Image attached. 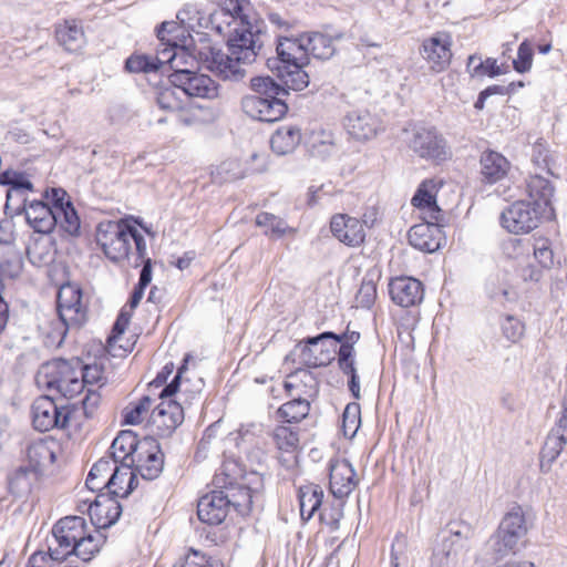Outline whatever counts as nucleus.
I'll return each mask as SVG.
<instances>
[{"instance_id":"1","label":"nucleus","mask_w":567,"mask_h":567,"mask_svg":"<svg viewBox=\"0 0 567 567\" xmlns=\"http://www.w3.org/2000/svg\"><path fill=\"white\" fill-rule=\"evenodd\" d=\"M136 218L103 220L95 229V243L112 262L137 268L146 255V239Z\"/></svg>"},{"instance_id":"2","label":"nucleus","mask_w":567,"mask_h":567,"mask_svg":"<svg viewBox=\"0 0 567 567\" xmlns=\"http://www.w3.org/2000/svg\"><path fill=\"white\" fill-rule=\"evenodd\" d=\"M56 547H50L47 555L54 559H66L74 555L90 561L105 544V536L87 524L84 517L70 515L60 518L52 527Z\"/></svg>"},{"instance_id":"3","label":"nucleus","mask_w":567,"mask_h":567,"mask_svg":"<svg viewBox=\"0 0 567 567\" xmlns=\"http://www.w3.org/2000/svg\"><path fill=\"white\" fill-rule=\"evenodd\" d=\"M43 197L47 202L27 203L24 199V214L30 227L39 234H49L59 225L64 233L79 235L81 220L69 194L62 188H50Z\"/></svg>"},{"instance_id":"4","label":"nucleus","mask_w":567,"mask_h":567,"mask_svg":"<svg viewBox=\"0 0 567 567\" xmlns=\"http://www.w3.org/2000/svg\"><path fill=\"white\" fill-rule=\"evenodd\" d=\"M190 360L192 355L186 353L174 379L161 391V402L153 408L147 419L146 430L152 434L162 437L168 436L183 423L184 410L172 396L178 392H187V389H183V375L187 371Z\"/></svg>"},{"instance_id":"5","label":"nucleus","mask_w":567,"mask_h":567,"mask_svg":"<svg viewBox=\"0 0 567 567\" xmlns=\"http://www.w3.org/2000/svg\"><path fill=\"white\" fill-rule=\"evenodd\" d=\"M250 85L257 94L243 101V107L249 116L262 122H276L287 114L288 106L281 99L286 90L271 78H254Z\"/></svg>"},{"instance_id":"6","label":"nucleus","mask_w":567,"mask_h":567,"mask_svg":"<svg viewBox=\"0 0 567 567\" xmlns=\"http://www.w3.org/2000/svg\"><path fill=\"white\" fill-rule=\"evenodd\" d=\"M32 424L40 432L61 429L71 434L82 430L78 406L69 404L59 408L54 400L48 395H41L33 402Z\"/></svg>"},{"instance_id":"7","label":"nucleus","mask_w":567,"mask_h":567,"mask_svg":"<svg viewBox=\"0 0 567 567\" xmlns=\"http://www.w3.org/2000/svg\"><path fill=\"white\" fill-rule=\"evenodd\" d=\"M81 360L53 359L42 365L39 379L48 390H55L65 399H74L83 390Z\"/></svg>"},{"instance_id":"8","label":"nucleus","mask_w":567,"mask_h":567,"mask_svg":"<svg viewBox=\"0 0 567 567\" xmlns=\"http://www.w3.org/2000/svg\"><path fill=\"white\" fill-rule=\"evenodd\" d=\"M244 481V470L235 461H225L213 481L227 496L230 509L240 514L250 512L252 507V491Z\"/></svg>"},{"instance_id":"9","label":"nucleus","mask_w":567,"mask_h":567,"mask_svg":"<svg viewBox=\"0 0 567 567\" xmlns=\"http://www.w3.org/2000/svg\"><path fill=\"white\" fill-rule=\"evenodd\" d=\"M528 532L526 518L520 506H515L502 519L496 533L494 551L496 559L516 554L527 545Z\"/></svg>"},{"instance_id":"10","label":"nucleus","mask_w":567,"mask_h":567,"mask_svg":"<svg viewBox=\"0 0 567 567\" xmlns=\"http://www.w3.org/2000/svg\"><path fill=\"white\" fill-rule=\"evenodd\" d=\"M445 185V181L441 177L433 176L421 181L410 205L419 219L430 221H444L445 214L439 204V193Z\"/></svg>"},{"instance_id":"11","label":"nucleus","mask_w":567,"mask_h":567,"mask_svg":"<svg viewBox=\"0 0 567 567\" xmlns=\"http://www.w3.org/2000/svg\"><path fill=\"white\" fill-rule=\"evenodd\" d=\"M551 217L539 205L516 200L502 213L501 224L511 234L524 235L536 229L544 218Z\"/></svg>"},{"instance_id":"12","label":"nucleus","mask_w":567,"mask_h":567,"mask_svg":"<svg viewBox=\"0 0 567 567\" xmlns=\"http://www.w3.org/2000/svg\"><path fill=\"white\" fill-rule=\"evenodd\" d=\"M56 309L66 329L81 328L87 320V305L83 301L82 289L75 284L68 282L59 288Z\"/></svg>"},{"instance_id":"13","label":"nucleus","mask_w":567,"mask_h":567,"mask_svg":"<svg viewBox=\"0 0 567 567\" xmlns=\"http://www.w3.org/2000/svg\"><path fill=\"white\" fill-rule=\"evenodd\" d=\"M270 442L276 451V457L285 467H292L298 462L302 450V429L277 422L269 433Z\"/></svg>"},{"instance_id":"14","label":"nucleus","mask_w":567,"mask_h":567,"mask_svg":"<svg viewBox=\"0 0 567 567\" xmlns=\"http://www.w3.org/2000/svg\"><path fill=\"white\" fill-rule=\"evenodd\" d=\"M452 45V35L446 31H437L422 41L420 54L431 72L442 73L450 68L453 59Z\"/></svg>"},{"instance_id":"15","label":"nucleus","mask_w":567,"mask_h":567,"mask_svg":"<svg viewBox=\"0 0 567 567\" xmlns=\"http://www.w3.org/2000/svg\"><path fill=\"white\" fill-rule=\"evenodd\" d=\"M130 465L144 478L154 480L163 470L164 454L152 436L141 439Z\"/></svg>"},{"instance_id":"16","label":"nucleus","mask_w":567,"mask_h":567,"mask_svg":"<svg viewBox=\"0 0 567 567\" xmlns=\"http://www.w3.org/2000/svg\"><path fill=\"white\" fill-rule=\"evenodd\" d=\"M411 148L421 158L442 164L452 158V152L445 138L435 128L417 130L411 141Z\"/></svg>"},{"instance_id":"17","label":"nucleus","mask_w":567,"mask_h":567,"mask_svg":"<svg viewBox=\"0 0 567 567\" xmlns=\"http://www.w3.org/2000/svg\"><path fill=\"white\" fill-rule=\"evenodd\" d=\"M76 509L87 513L94 529H102L112 526L121 516L122 507L115 497L110 494H99L93 502L80 501Z\"/></svg>"},{"instance_id":"18","label":"nucleus","mask_w":567,"mask_h":567,"mask_svg":"<svg viewBox=\"0 0 567 567\" xmlns=\"http://www.w3.org/2000/svg\"><path fill=\"white\" fill-rule=\"evenodd\" d=\"M330 494L338 501H346L357 488L359 477L352 464L342 457H333L328 464Z\"/></svg>"},{"instance_id":"19","label":"nucleus","mask_w":567,"mask_h":567,"mask_svg":"<svg viewBox=\"0 0 567 567\" xmlns=\"http://www.w3.org/2000/svg\"><path fill=\"white\" fill-rule=\"evenodd\" d=\"M168 79L172 84L183 87L187 100L192 97L213 99L218 93L215 81L205 74L189 70H176Z\"/></svg>"},{"instance_id":"20","label":"nucleus","mask_w":567,"mask_h":567,"mask_svg":"<svg viewBox=\"0 0 567 567\" xmlns=\"http://www.w3.org/2000/svg\"><path fill=\"white\" fill-rule=\"evenodd\" d=\"M339 340L334 332H323L317 337L300 341L297 346L299 350L300 363L308 368H318L329 364L333 360L334 349L324 346L322 340Z\"/></svg>"},{"instance_id":"21","label":"nucleus","mask_w":567,"mask_h":567,"mask_svg":"<svg viewBox=\"0 0 567 567\" xmlns=\"http://www.w3.org/2000/svg\"><path fill=\"white\" fill-rule=\"evenodd\" d=\"M330 230L336 239L348 247H359L365 240L364 223L348 214L332 215Z\"/></svg>"},{"instance_id":"22","label":"nucleus","mask_w":567,"mask_h":567,"mask_svg":"<svg viewBox=\"0 0 567 567\" xmlns=\"http://www.w3.org/2000/svg\"><path fill=\"white\" fill-rule=\"evenodd\" d=\"M229 512V501L220 488L203 495L197 503L198 519L207 525H220L225 522Z\"/></svg>"},{"instance_id":"23","label":"nucleus","mask_w":567,"mask_h":567,"mask_svg":"<svg viewBox=\"0 0 567 567\" xmlns=\"http://www.w3.org/2000/svg\"><path fill=\"white\" fill-rule=\"evenodd\" d=\"M389 293L395 305L410 308L423 301L424 286L416 278L400 276L389 282Z\"/></svg>"},{"instance_id":"24","label":"nucleus","mask_w":567,"mask_h":567,"mask_svg":"<svg viewBox=\"0 0 567 567\" xmlns=\"http://www.w3.org/2000/svg\"><path fill=\"white\" fill-rule=\"evenodd\" d=\"M512 169L511 162L499 152L485 150L480 156V178L485 186L504 182Z\"/></svg>"},{"instance_id":"25","label":"nucleus","mask_w":567,"mask_h":567,"mask_svg":"<svg viewBox=\"0 0 567 567\" xmlns=\"http://www.w3.org/2000/svg\"><path fill=\"white\" fill-rule=\"evenodd\" d=\"M54 38L65 51L75 53L86 44L83 22L76 18H68L54 25Z\"/></svg>"},{"instance_id":"26","label":"nucleus","mask_w":567,"mask_h":567,"mask_svg":"<svg viewBox=\"0 0 567 567\" xmlns=\"http://www.w3.org/2000/svg\"><path fill=\"white\" fill-rule=\"evenodd\" d=\"M443 223L422 220L421 224L412 226L408 233L410 245L424 252H434L441 246L442 230L440 227Z\"/></svg>"},{"instance_id":"27","label":"nucleus","mask_w":567,"mask_h":567,"mask_svg":"<svg viewBox=\"0 0 567 567\" xmlns=\"http://www.w3.org/2000/svg\"><path fill=\"white\" fill-rule=\"evenodd\" d=\"M112 368L111 359L102 352L91 363L81 362L83 390L89 388L102 390L107 384V374Z\"/></svg>"},{"instance_id":"28","label":"nucleus","mask_w":567,"mask_h":567,"mask_svg":"<svg viewBox=\"0 0 567 567\" xmlns=\"http://www.w3.org/2000/svg\"><path fill=\"white\" fill-rule=\"evenodd\" d=\"M379 118L368 111L352 112L347 117L348 133L358 141H368L378 134Z\"/></svg>"},{"instance_id":"29","label":"nucleus","mask_w":567,"mask_h":567,"mask_svg":"<svg viewBox=\"0 0 567 567\" xmlns=\"http://www.w3.org/2000/svg\"><path fill=\"white\" fill-rule=\"evenodd\" d=\"M28 467L38 477L43 468L55 462L52 439H40L31 442L27 447Z\"/></svg>"},{"instance_id":"30","label":"nucleus","mask_w":567,"mask_h":567,"mask_svg":"<svg viewBox=\"0 0 567 567\" xmlns=\"http://www.w3.org/2000/svg\"><path fill=\"white\" fill-rule=\"evenodd\" d=\"M279 64L309 63L305 34L296 38L284 37L278 40Z\"/></svg>"},{"instance_id":"31","label":"nucleus","mask_w":567,"mask_h":567,"mask_svg":"<svg viewBox=\"0 0 567 567\" xmlns=\"http://www.w3.org/2000/svg\"><path fill=\"white\" fill-rule=\"evenodd\" d=\"M252 159H261L255 167H246L244 164L235 158L224 161L217 168V174L223 182H234L245 178L249 174L260 173L267 168V156L254 154Z\"/></svg>"},{"instance_id":"32","label":"nucleus","mask_w":567,"mask_h":567,"mask_svg":"<svg viewBox=\"0 0 567 567\" xmlns=\"http://www.w3.org/2000/svg\"><path fill=\"white\" fill-rule=\"evenodd\" d=\"M317 385L316 377L305 369H298L288 374L284 382V389L291 398L311 396L317 391Z\"/></svg>"},{"instance_id":"33","label":"nucleus","mask_w":567,"mask_h":567,"mask_svg":"<svg viewBox=\"0 0 567 567\" xmlns=\"http://www.w3.org/2000/svg\"><path fill=\"white\" fill-rule=\"evenodd\" d=\"M324 493L320 485L307 483L298 487L297 498L299 502L300 517L308 522L321 507Z\"/></svg>"},{"instance_id":"34","label":"nucleus","mask_w":567,"mask_h":567,"mask_svg":"<svg viewBox=\"0 0 567 567\" xmlns=\"http://www.w3.org/2000/svg\"><path fill=\"white\" fill-rule=\"evenodd\" d=\"M526 192L528 197L533 200L532 204L539 205L543 213H548V216H554V208L550 203L554 187L547 178L539 175L529 176L526 184Z\"/></svg>"},{"instance_id":"35","label":"nucleus","mask_w":567,"mask_h":567,"mask_svg":"<svg viewBox=\"0 0 567 567\" xmlns=\"http://www.w3.org/2000/svg\"><path fill=\"white\" fill-rule=\"evenodd\" d=\"M311 404L306 398H292L276 410L277 422L299 425L308 417Z\"/></svg>"},{"instance_id":"36","label":"nucleus","mask_w":567,"mask_h":567,"mask_svg":"<svg viewBox=\"0 0 567 567\" xmlns=\"http://www.w3.org/2000/svg\"><path fill=\"white\" fill-rule=\"evenodd\" d=\"M135 470L130 464L117 465L107 491L112 497H126L137 485Z\"/></svg>"},{"instance_id":"37","label":"nucleus","mask_w":567,"mask_h":567,"mask_svg":"<svg viewBox=\"0 0 567 567\" xmlns=\"http://www.w3.org/2000/svg\"><path fill=\"white\" fill-rule=\"evenodd\" d=\"M301 138L302 135L299 127L295 125H282L271 135L270 146L278 155H286L297 148Z\"/></svg>"},{"instance_id":"38","label":"nucleus","mask_w":567,"mask_h":567,"mask_svg":"<svg viewBox=\"0 0 567 567\" xmlns=\"http://www.w3.org/2000/svg\"><path fill=\"white\" fill-rule=\"evenodd\" d=\"M117 463L111 457H102L91 467L85 485L92 492L102 491L111 485L112 474Z\"/></svg>"},{"instance_id":"39","label":"nucleus","mask_w":567,"mask_h":567,"mask_svg":"<svg viewBox=\"0 0 567 567\" xmlns=\"http://www.w3.org/2000/svg\"><path fill=\"white\" fill-rule=\"evenodd\" d=\"M128 326L130 324H125L121 330H117L116 322L114 323L111 334L106 340V344L101 350V352L104 355H107L109 359H124L133 351L135 341L132 338L124 337Z\"/></svg>"},{"instance_id":"40","label":"nucleus","mask_w":567,"mask_h":567,"mask_svg":"<svg viewBox=\"0 0 567 567\" xmlns=\"http://www.w3.org/2000/svg\"><path fill=\"white\" fill-rule=\"evenodd\" d=\"M140 442L141 439L134 432L121 431L110 447L111 458L116 463L130 464Z\"/></svg>"},{"instance_id":"41","label":"nucleus","mask_w":567,"mask_h":567,"mask_svg":"<svg viewBox=\"0 0 567 567\" xmlns=\"http://www.w3.org/2000/svg\"><path fill=\"white\" fill-rule=\"evenodd\" d=\"M308 63H289L277 66V75L288 90L301 91L309 84V75L303 70Z\"/></svg>"},{"instance_id":"42","label":"nucleus","mask_w":567,"mask_h":567,"mask_svg":"<svg viewBox=\"0 0 567 567\" xmlns=\"http://www.w3.org/2000/svg\"><path fill=\"white\" fill-rule=\"evenodd\" d=\"M153 400L148 395H144L136 401L130 402L122 410V423L126 425L147 424V419L153 410Z\"/></svg>"},{"instance_id":"43","label":"nucleus","mask_w":567,"mask_h":567,"mask_svg":"<svg viewBox=\"0 0 567 567\" xmlns=\"http://www.w3.org/2000/svg\"><path fill=\"white\" fill-rule=\"evenodd\" d=\"M255 225L262 228L264 234L270 238H281L296 233V229L290 227L281 217L268 212H260L255 218Z\"/></svg>"},{"instance_id":"44","label":"nucleus","mask_w":567,"mask_h":567,"mask_svg":"<svg viewBox=\"0 0 567 567\" xmlns=\"http://www.w3.org/2000/svg\"><path fill=\"white\" fill-rule=\"evenodd\" d=\"M306 48L308 51V58L312 55L316 59L327 60L334 53V45L332 38L320 33H305Z\"/></svg>"},{"instance_id":"45","label":"nucleus","mask_w":567,"mask_h":567,"mask_svg":"<svg viewBox=\"0 0 567 567\" xmlns=\"http://www.w3.org/2000/svg\"><path fill=\"white\" fill-rule=\"evenodd\" d=\"M156 102L162 110L174 113L176 110H181L182 104L188 100L181 85L171 83V85L157 90Z\"/></svg>"},{"instance_id":"46","label":"nucleus","mask_w":567,"mask_h":567,"mask_svg":"<svg viewBox=\"0 0 567 567\" xmlns=\"http://www.w3.org/2000/svg\"><path fill=\"white\" fill-rule=\"evenodd\" d=\"M162 65L157 56L133 53L125 61V70L130 73H150L159 70Z\"/></svg>"},{"instance_id":"47","label":"nucleus","mask_w":567,"mask_h":567,"mask_svg":"<svg viewBox=\"0 0 567 567\" xmlns=\"http://www.w3.org/2000/svg\"><path fill=\"white\" fill-rule=\"evenodd\" d=\"M2 183L9 185L10 188L7 192L8 200L11 199L14 195H23L28 192L33 190V185L30 182L29 177L23 173L18 172H4L2 174Z\"/></svg>"},{"instance_id":"48","label":"nucleus","mask_w":567,"mask_h":567,"mask_svg":"<svg viewBox=\"0 0 567 567\" xmlns=\"http://www.w3.org/2000/svg\"><path fill=\"white\" fill-rule=\"evenodd\" d=\"M361 424V408L357 402L346 405L342 413L341 430L346 437L352 439L358 432Z\"/></svg>"},{"instance_id":"49","label":"nucleus","mask_w":567,"mask_h":567,"mask_svg":"<svg viewBox=\"0 0 567 567\" xmlns=\"http://www.w3.org/2000/svg\"><path fill=\"white\" fill-rule=\"evenodd\" d=\"M173 567H213V561L206 553L189 547L179 555Z\"/></svg>"},{"instance_id":"50","label":"nucleus","mask_w":567,"mask_h":567,"mask_svg":"<svg viewBox=\"0 0 567 567\" xmlns=\"http://www.w3.org/2000/svg\"><path fill=\"white\" fill-rule=\"evenodd\" d=\"M567 443V436L564 434L550 431L546 437L545 444L542 449V461L553 462L564 450Z\"/></svg>"},{"instance_id":"51","label":"nucleus","mask_w":567,"mask_h":567,"mask_svg":"<svg viewBox=\"0 0 567 567\" xmlns=\"http://www.w3.org/2000/svg\"><path fill=\"white\" fill-rule=\"evenodd\" d=\"M33 472L28 466H21L17 468L9 476V488L11 493L19 494L22 492H29L32 486Z\"/></svg>"},{"instance_id":"52","label":"nucleus","mask_w":567,"mask_h":567,"mask_svg":"<svg viewBox=\"0 0 567 567\" xmlns=\"http://www.w3.org/2000/svg\"><path fill=\"white\" fill-rule=\"evenodd\" d=\"M81 406L85 419L96 417L103 406V394L99 389H86L85 395L81 401Z\"/></svg>"},{"instance_id":"53","label":"nucleus","mask_w":567,"mask_h":567,"mask_svg":"<svg viewBox=\"0 0 567 567\" xmlns=\"http://www.w3.org/2000/svg\"><path fill=\"white\" fill-rule=\"evenodd\" d=\"M532 248L534 257L542 268L550 269L554 266V251L551 249V243L548 238H536Z\"/></svg>"},{"instance_id":"54","label":"nucleus","mask_w":567,"mask_h":567,"mask_svg":"<svg viewBox=\"0 0 567 567\" xmlns=\"http://www.w3.org/2000/svg\"><path fill=\"white\" fill-rule=\"evenodd\" d=\"M533 48L528 40H524L517 49V56L513 61V68L518 73H526L533 65Z\"/></svg>"},{"instance_id":"55","label":"nucleus","mask_w":567,"mask_h":567,"mask_svg":"<svg viewBox=\"0 0 567 567\" xmlns=\"http://www.w3.org/2000/svg\"><path fill=\"white\" fill-rule=\"evenodd\" d=\"M346 501H338L337 504H331L324 507L320 513V522L328 526L331 530H337L340 525V520L343 517V505Z\"/></svg>"},{"instance_id":"56","label":"nucleus","mask_w":567,"mask_h":567,"mask_svg":"<svg viewBox=\"0 0 567 567\" xmlns=\"http://www.w3.org/2000/svg\"><path fill=\"white\" fill-rule=\"evenodd\" d=\"M348 357H349V349L347 347H344V349L342 351V359H343L342 361L343 362H338V364H339V368L342 370V372L350 377L349 389H350L351 393L353 394V396L355 399H359L360 398L359 377L357 374L354 361L347 362Z\"/></svg>"},{"instance_id":"57","label":"nucleus","mask_w":567,"mask_h":567,"mask_svg":"<svg viewBox=\"0 0 567 567\" xmlns=\"http://www.w3.org/2000/svg\"><path fill=\"white\" fill-rule=\"evenodd\" d=\"M202 112V107L195 105L193 101L188 99V102H184L181 110H176L174 114H176L179 123L184 125H192L200 121Z\"/></svg>"},{"instance_id":"58","label":"nucleus","mask_w":567,"mask_h":567,"mask_svg":"<svg viewBox=\"0 0 567 567\" xmlns=\"http://www.w3.org/2000/svg\"><path fill=\"white\" fill-rule=\"evenodd\" d=\"M503 334L513 343L518 342L525 332V324L513 316H507L502 324Z\"/></svg>"},{"instance_id":"59","label":"nucleus","mask_w":567,"mask_h":567,"mask_svg":"<svg viewBox=\"0 0 567 567\" xmlns=\"http://www.w3.org/2000/svg\"><path fill=\"white\" fill-rule=\"evenodd\" d=\"M337 337L339 338V340H336V341L337 342H342L341 346H340V349H339V353H338V362H343L342 361L343 360L342 359V351H343L344 347H347L349 349V357L347 359V362L354 361V359H353V355H354L353 344L359 341L360 333L358 331H347L343 334H337Z\"/></svg>"},{"instance_id":"60","label":"nucleus","mask_w":567,"mask_h":567,"mask_svg":"<svg viewBox=\"0 0 567 567\" xmlns=\"http://www.w3.org/2000/svg\"><path fill=\"white\" fill-rule=\"evenodd\" d=\"M243 0H226L224 6L215 11L214 16L219 18L229 17L233 22L241 19L243 14Z\"/></svg>"},{"instance_id":"61","label":"nucleus","mask_w":567,"mask_h":567,"mask_svg":"<svg viewBox=\"0 0 567 567\" xmlns=\"http://www.w3.org/2000/svg\"><path fill=\"white\" fill-rule=\"evenodd\" d=\"M532 245L528 239L513 238L508 241L506 250L509 258L519 259L528 256Z\"/></svg>"},{"instance_id":"62","label":"nucleus","mask_w":567,"mask_h":567,"mask_svg":"<svg viewBox=\"0 0 567 567\" xmlns=\"http://www.w3.org/2000/svg\"><path fill=\"white\" fill-rule=\"evenodd\" d=\"M181 30V27L174 22H163L157 28V38L166 45L176 48L178 47V42L173 37V33Z\"/></svg>"},{"instance_id":"63","label":"nucleus","mask_w":567,"mask_h":567,"mask_svg":"<svg viewBox=\"0 0 567 567\" xmlns=\"http://www.w3.org/2000/svg\"><path fill=\"white\" fill-rule=\"evenodd\" d=\"M141 301L136 298L130 297L127 303H125L116 318V329L121 330L123 326L130 324L133 312Z\"/></svg>"},{"instance_id":"64","label":"nucleus","mask_w":567,"mask_h":567,"mask_svg":"<svg viewBox=\"0 0 567 567\" xmlns=\"http://www.w3.org/2000/svg\"><path fill=\"white\" fill-rule=\"evenodd\" d=\"M230 42L233 48L249 50L254 47V34L249 30H245L239 33L235 29V32L231 34Z\"/></svg>"}]
</instances>
